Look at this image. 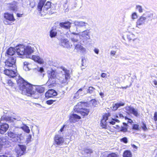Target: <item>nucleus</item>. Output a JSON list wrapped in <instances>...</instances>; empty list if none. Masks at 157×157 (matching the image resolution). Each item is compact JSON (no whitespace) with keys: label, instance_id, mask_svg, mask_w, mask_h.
<instances>
[{"label":"nucleus","instance_id":"1","mask_svg":"<svg viewBox=\"0 0 157 157\" xmlns=\"http://www.w3.org/2000/svg\"><path fill=\"white\" fill-rule=\"evenodd\" d=\"M19 78V79L17 80V82L20 90H22V94L37 99L39 97L38 93H42L44 92L45 88L44 87L38 86L35 88L31 84L25 82L22 78Z\"/></svg>","mask_w":157,"mask_h":157},{"label":"nucleus","instance_id":"2","mask_svg":"<svg viewBox=\"0 0 157 157\" xmlns=\"http://www.w3.org/2000/svg\"><path fill=\"white\" fill-rule=\"evenodd\" d=\"M63 72L57 75L56 73L52 70L49 73V79L47 83L51 86H55L56 82L59 84L65 85L67 83V80L70 78V71L65 67H63Z\"/></svg>","mask_w":157,"mask_h":157},{"label":"nucleus","instance_id":"3","mask_svg":"<svg viewBox=\"0 0 157 157\" xmlns=\"http://www.w3.org/2000/svg\"><path fill=\"white\" fill-rule=\"evenodd\" d=\"M75 26L76 27V31L79 32L78 29L82 28L86 29L84 31L79 33L80 39L82 41L83 44H87L88 40L90 39V28L87 23L83 21H75L74 23Z\"/></svg>","mask_w":157,"mask_h":157},{"label":"nucleus","instance_id":"4","mask_svg":"<svg viewBox=\"0 0 157 157\" xmlns=\"http://www.w3.org/2000/svg\"><path fill=\"white\" fill-rule=\"evenodd\" d=\"M19 130H21V129L17 128L13 131L8 132V136L11 138V140L12 141L18 143H21V136L22 135V133Z\"/></svg>","mask_w":157,"mask_h":157},{"label":"nucleus","instance_id":"5","mask_svg":"<svg viewBox=\"0 0 157 157\" xmlns=\"http://www.w3.org/2000/svg\"><path fill=\"white\" fill-rule=\"evenodd\" d=\"M14 48L13 49L12 47L9 48L7 50L6 54L9 57V58L6 60L5 62L6 67H11L15 66V63L16 62V58L12 56H13L14 53Z\"/></svg>","mask_w":157,"mask_h":157},{"label":"nucleus","instance_id":"6","mask_svg":"<svg viewBox=\"0 0 157 157\" xmlns=\"http://www.w3.org/2000/svg\"><path fill=\"white\" fill-rule=\"evenodd\" d=\"M46 0H40L37 6V10L40 13L42 10V8L44 6L43 9V11L46 13L49 9H50L51 6V2H47L44 5Z\"/></svg>","mask_w":157,"mask_h":157},{"label":"nucleus","instance_id":"7","mask_svg":"<svg viewBox=\"0 0 157 157\" xmlns=\"http://www.w3.org/2000/svg\"><path fill=\"white\" fill-rule=\"evenodd\" d=\"M15 66H14L13 65V66L11 67H12V68H14V69H6L4 71H2L4 72V73L6 75L12 78H14L17 76L16 72L14 71L15 69Z\"/></svg>","mask_w":157,"mask_h":157},{"label":"nucleus","instance_id":"8","mask_svg":"<svg viewBox=\"0 0 157 157\" xmlns=\"http://www.w3.org/2000/svg\"><path fill=\"white\" fill-rule=\"evenodd\" d=\"M25 55L26 57L30 58L31 56V54L33 53L34 51V48L33 45L31 46L28 45L27 46L25 45Z\"/></svg>","mask_w":157,"mask_h":157},{"label":"nucleus","instance_id":"9","mask_svg":"<svg viewBox=\"0 0 157 157\" xmlns=\"http://www.w3.org/2000/svg\"><path fill=\"white\" fill-rule=\"evenodd\" d=\"M4 17L6 20L4 21V22L6 25L10 24L8 21H14L15 20L13 14V13H10L8 12L5 13H4Z\"/></svg>","mask_w":157,"mask_h":157},{"label":"nucleus","instance_id":"10","mask_svg":"<svg viewBox=\"0 0 157 157\" xmlns=\"http://www.w3.org/2000/svg\"><path fill=\"white\" fill-rule=\"evenodd\" d=\"M14 49L18 55H25V45L19 44L16 46Z\"/></svg>","mask_w":157,"mask_h":157},{"label":"nucleus","instance_id":"11","mask_svg":"<svg viewBox=\"0 0 157 157\" xmlns=\"http://www.w3.org/2000/svg\"><path fill=\"white\" fill-rule=\"evenodd\" d=\"M70 31L72 32L71 34H72L71 36L70 39L74 43V44L76 43H78L79 39H80L79 34L75 33L71 29L70 30Z\"/></svg>","mask_w":157,"mask_h":157},{"label":"nucleus","instance_id":"12","mask_svg":"<svg viewBox=\"0 0 157 157\" xmlns=\"http://www.w3.org/2000/svg\"><path fill=\"white\" fill-rule=\"evenodd\" d=\"M86 102H79L77 105L75 106L74 110L75 111L78 113L86 105Z\"/></svg>","mask_w":157,"mask_h":157},{"label":"nucleus","instance_id":"13","mask_svg":"<svg viewBox=\"0 0 157 157\" xmlns=\"http://www.w3.org/2000/svg\"><path fill=\"white\" fill-rule=\"evenodd\" d=\"M6 7L7 9L10 11L15 12L17 10V7L14 2L7 4Z\"/></svg>","mask_w":157,"mask_h":157},{"label":"nucleus","instance_id":"14","mask_svg":"<svg viewBox=\"0 0 157 157\" xmlns=\"http://www.w3.org/2000/svg\"><path fill=\"white\" fill-rule=\"evenodd\" d=\"M146 20L145 17L142 15L137 20L136 22V27L141 28V26L145 24Z\"/></svg>","mask_w":157,"mask_h":157},{"label":"nucleus","instance_id":"15","mask_svg":"<svg viewBox=\"0 0 157 157\" xmlns=\"http://www.w3.org/2000/svg\"><path fill=\"white\" fill-rule=\"evenodd\" d=\"M71 25V23L69 21H66L64 22H60L59 23V25L61 28L66 30H70Z\"/></svg>","mask_w":157,"mask_h":157},{"label":"nucleus","instance_id":"16","mask_svg":"<svg viewBox=\"0 0 157 157\" xmlns=\"http://www.w3.org/2000/svg\"><path fill=\"white\" fill-rule=\"evenodd\" d=\"M125 109L127 111L136 117H137L138 115L137 110L133 107L131 106H127L125 107Z\"/></svg>","mask_w":157,"mask_h":157},{"label":"nucleus","instance_id":"17","mask_svg":"<svg viewBox=\"0 0 157 157\" xmlns=\"http://www.w3.org/2000/svg\"><path fill=\"white\" fill-rule=\"evenodd\" d=\"M85 86H84L82 88L79 89L77 92L75 94L74 98H78L79 96H82L86 94V93L84 90Z\"/></svg>","mask_w":157,"mask_h":157},{"label":"nucleus","instance_id":"18","mask_svg":"<svg viewBox=\"0 0 157 157\" xmlns=\"http://www.w3.org/2000/svg\"><path fill=\"white\" fill-rule=\"evenodd\" d=\"M9 128V125L6 123H2L0 122V133L4 134L6 131Z\"/></svg>","mask_w":157,"mask_h":157},{"label":"nucleus","instance_id":"19","mask_svg":"<svg viewBox=\"0 0 157 157\" xmlns=\"http://www.w3.org/2000/svg\"><path fill=\"white\" fill-rule=\"evenodd\" d=\"M81 118V117L75 114H71L69 117L70 122L72 123H75L77 121Z\"/></svg>","mask_w":157,"mask_h":157},{"label":"nucleus","instance_id":"20","mask_svg":"<svg viewBox=\"0 0 157 157\" xmlns=\"http://www.w3.org/2000/svg\"><path fill=\"white\" fill-rule=\"evenodd\" d=\"M57 92L55 90L53 89L48 90L45 93L46 98H48L52 97L57 95Z\"/></svg>","mask_w":157,"mask_h":157},{"label":"nucleus","instance_id":"21","mask_svg":"<svg viewBox=\"0 0 157 157\" xmlns=\"http://www.w3.org/2000/svg\"><path fill=\"white\" fill-rule=\"evenodd\" d=\"M55 143L57 145L62 144L64 142L63 137L59 135H56L54 138Z\"/></svg>","mask_w":157,"mask_h":157},{"label":"nucleus","instance_id":"22","mask_svg":"<svg viewBox=\"0 0 157 157\" xmlns=\"http://www.w3.org/2000/svg\"><path fill=\"white\" fill-rule=\"evenodd\" d=\"M60 44L63 47L67 48H70L71 46L70 45L69 41L66 39L61 40Z\"/></svg>","mask_w":157,"mask_h":157},{"label":"nucleus","instance_id":"23","mask_svg":"<svg viewBox=\"0 0 157 157\" xmlns=\"http://www.w3.org/2000/svg\"><path fill=\"white\" fill-rule=\"evenodd\" d=\"M125 105V103L123 102H117L113 105L111 107V109L113 111L116 110L117 109L121 106H124Z\"/></svg>","mask_w":157,"mask_h":157},{"label":"nucleus","instance_id":"24","mask_svg":"<svg viewBox=\"0 0 157 157\" xmlns=\"http://www.w3.org/2000/svg\"><path fill=\"white\" fill-rule=\"evenodd\" d=\"M108 120V117L107 116L105 115L103 117L102 119L101 120L100 123L101 126L102 128H106L107 121Z\"/></svg>","mask_w":157,"mask_h":157},{"label":"nucleus","instance_id":"25","mask_svg":"<svg viewBox=\"0 0 157 157\" xmlns=\"http://www.w3.org/2000/svg\"><path fill=\"white\" fill-rule=\"evenodd\" d=\"M90 109H89L84 108L82 109H81V111L78 113L83 116H85L88 115Z\"/></svg>","mask_w":157,"mask_h":157},{"label":"nucleus","instance_id":"26","mask_svg":"<svg viewBox=\"0 0 157 157\" xmlns=\"http://www.w3.org/2000/svg\"><path fill=\"white\" fill-rule=\"evenodd\" d=\"M74 45L75 46V49L77 51H80L82 52L86 51V49L80 44H75Z\"/></svg>","mask_w":157,"mask_h":157},{"label":"nucleus","instance_id":"27","mask_svg":"<svg viewBox=\"0 0 157 157\" xmlns=\"http://www.w3.org/2000/svg\"><path fill=\"white\" fill-rule=\"evenodd\" d=\"M143 16L145 17L146 19H147V21L152 20V19H151L153 16V14L152 13L150 12H147L145 13H144Z\"/></svg>","mask_w":157,"mask_h":157},{"label":"nucleus","instance_id":"28","mask_svg":"<svg viewBox=\"0 0 157 157\" xmlns=\"http://www.w3.org/2000/svg\"><path fill=\"white\" fill-rule=\"evenodd\" d=\"M31 57L35 61L40 63H43V60L40 59L39 56L33 55Z\"/></svg>","mask_w":157,"mask_h":157},{"label":"nucleus","instance_id":"29","mask_svg":"<svg viewBox=\"0 0 157 157\" xmlns=\"http://www.w3.org/2000/svg\"><path fill=\"white\" fill-rule=\"evenodd\" d=\"M57 33L56 29H53L50 32V36L51 38L55 37L57 35Z\"/></svg>","mask_w":157,"mask_h":157},{"label":"nucleus","instance_id":"30","mask_svg":"<svg viewBox=\"0 0 157 157\" xmlns=\"http://www.w3.org/2000/svg\"><path fill=\"white\" fill-rule=\"evenodd\" d=\"M123 124L124 127L121 126L120 127L119 131L122 132H126L127 131V128L126 127L128 126L127 124L125 123H123Z\"/></svg>","mask_w":157,"mask_h":157},{"label":"nucleus","instance_id":"31","mask_svg":"<svg viewBox=\"0 0 157 157\" xmlns=\"http://www.w3.org/2000/svg\"><path fill=\"white\" fill-rule=\"evenodd\" d=\"M123 156V157H132V155L130 151L126 150L124 152Z\"/></svg>","mask_w":157,"mask_h":157},{"label":"nucleus","instance_id":"32","mask_svg":"<svg viewBox=\"0 0 157 157\" xmlns=\"http://www.w3.org/2000/svg\"><path fill=\"white\" fill-rule=\"evenodd\" d=\"M4 119L6 121H8L10 122H12L13 121L12 118L11 117L9 116L4 117L3 116L1 118L0 122H1Z\"/></svg>","mask_w":157,"mask_h":157},{"label":"nucleus","instance_id":"33","mask_svg":"<svg viewBox=\"0 0 157 157\" xmlns=\"http://www.w3.org/2000/svg\"><path fill=\"white\" fill-rule=\"evenodd\" d=\"M26 148L25 146L23 145H18V147H16V149H20L22 151H23L24 153L26 150Z\"/></svg>","mask_w":157,"mask_h":157},{"label":"nucleus","instance_id":"34","mask_svg":"<svg viewBox=\"0 0 157 157\" xmlns=\"http://www.w3.org/2000/svg\"><path fill=\"white\" fill-rule=\"evenodd\" d=\"M84 152L85 155H88L93 152V151L90 149L86 148L84 149Z\"/></svg>","mask_w":157,"mask_h":157},{"label":"nucleus","instance_id":"35","mask_svg":"<svg viewBox=\"0 0 157 157\" xmlns=\"http://www.w3.org/2000/svg\"><path fill=\"white\" fill-rule=\"evenodd\" d=\"M95 90V89L93 87H89V89H87L86 93V94L88 93L91 94L94 92Z\"/></svg>","mask_w":157,"mask_h":157},{"label":"nucleus","instance_id":"36","mask_svg":"<svg viewBox=\"0 0 157 157\" xmlns=\"http://www.w3.org/2000/svg\"><path fill=\"white\" fill-rule=\"evenodd\" d=\"M127 36L128 39L129 41L132 40H133L134 41L136 39V38H133L135 37V35L132 34H129L127 35Z\"/></svg>","mask_w":157,"mask_h":157},{"label":"nucleus","instance_id":"37","mask_svg":"<svg viewBox=\"0 0 157 157\" xmlns=\"http://www.w3.org/2000/svg\"><path fill=\"white\" fill-rule=\"evenodd\" d=\"M7 139L5 137H0V144L2 145L6 142Z\"/></svg>","mask_w":157,"mask_h":157},{"label":"nucleus","instance_id":"38","mask_svg":"<svg viewBox=\"0 0 157 157\" xmlns=\"http://www.w3.org/2000/svg\"><path fill=\"white\" fill-rule=\"evenodd\" d=\"M37 71L38 72L41 73L40 75L42 77H43L44 75V74L43 73L44 72L43 68L42 67L38 68L37 69Z\"/></svg>","mask_w":157,"mask_h":157},{"label":"nucleus","instance_id":"39","mask_svg":"<svg viewBox=\"0 0 157 157\" xmlns=\"http://www.w3.org/2000/svg\"><path fill=\"white\" fill-rule=\"evenodd\" d=\"M20 128L21 129V128ZM22 129L25 132L28 133H29L30 131L29 127L27 126H24L22 127L21 130H22ZM20 130H19V131Z\"/></svg>","mask_w":157,"mask_h":157},{"label":"nucleus","instance_id":"40","mask_svg":"<svg viewBox=\"0 0 157 157\" xmlns=\"http://www.w3.org/2000/svg\"><path fill=\"white\" fill-rule=\"evenodd\" d=\"M119 156L118 154L115 153H111L108 154L106 157H118Z\"/></svg>","mask_w":157,"mask_h":157},{"label":"nucleus","instance_id":"41","mask_svg":"<svg viewBox=\"0 0 157 157\" xmlns=\"http://www.w3.org/2000/svg\"><path fill=\"white\" fill-rule=\"evenodd\" d=\"M15 151L17 153V154L18 155V156H21L22 155H23L24 152L23 151H22L20 149H16V148H15Z\"/></svg>","mask_w":157,"mask_h":157},{"label":"nucleus","instance_id":"42","mask_svg":"<svg viewBox=\"0 0 157 157\" xmlns=\"http://www.w3.org/2000/svg\"><path fill=\"white\" fill-rule=\"evenodd\" d=\"M115 122L118 123L120 122V121L117 119H112V120L109 121V122L110 124L113 125L115 124Z\"/></svg>","mask_w":157,"mask_h":157},{"label":"nucleus","instance_id":"43","mask_svg":"<svg viewBox=\"0 0 157 157\" xmlns=\"http://www.w3.org/2000/svg\"><path fill=\"white\" fill-rule=\"evenodd\" d=\"M132 129L137 130H139V125L137 124H134L133 125Z\"/></svg>","mask_w":157,"mask_h":157},{"label":"nucleus","instance_id":"44","mask_svg":"<svg viewBox=\"0 0 157 157\" xmlns=\"http://www.w3.org/2000/svg\"><path fill=\"white\" fill-rule=\"evenodd\" d=\"M136 9L138 10L140 13L142 12L143 9H142V6H137Z\"/></svg>","mask_w":157,"mask_h":157},{"label":"nucleus","instance_id":"45","mask_svg":"<svg viewBox=\"0 0 157 157\" xmlns=\"http://www.w3.org/2000/svg\"><path fill=\"white\" fill-rule=\"evenodd\" d=\"M137 18V13L136 12L133 13L132 15V19H136Z\"/></svg>","mask_w":157,"mask_h":157},{"label":"nucleus","instance_id":"46","mask_svg":"<svg viewBox=\"0 0 157 157\" xmlns=\"http://www.w3.org/2000/svg\"><path fill=\"white\" fill-rule=\"evenodd\" d=\"M121 141L125 144L128 143V140L127 138L126 137H124L121 139Z\"/></svg>","mask_w":157,"mask_h":157},{"label":"nucleus","instance_id":"47","mask_svg":"<svg viewBox=\"0 0 157 157\" xmlns=\"http://www.w3.org/2000/svg\"><path fill=\"white\" fill-rule=\"evenodd\" d=\"M141 127L142 129L144 130H146L147 129L146 124L144 122H142V125Z\"/></svg>","mask_w":157,"mask_h":157},{"label":"nucleus","instance_id":"48","mask_svg":"<svg viewBox=\"0 0 157 157\" xmlns=\"http://www.w3.org/2000/svg\"><path fill=\"white\" fill-rule=\"evenodd\" d=\"M7 84L10 86H13V83L10 80H9L7 81Z\"/></svg>","mask_w":157,"mask_h":157},{"label":"nucleus","instance_id":"49","mask_svg":"<svg viewBox=\"0 0 157 157\" xmlns=\"http://www.w3.org/2000/svg\"><path fill=\"white\" fill-rule=\"evenodd\" d=\"M54 101H55L53 100H49L47 101L46 102L47 104L50 105L52 104Z\"/></svg>","mask_w":157,"mask_h":157},{"label":"nucleus","instance_id":"50","mask_svg":"<svg viewBox=\"0 0 157 157\" xmlns=\"http://www.w3.org/2000/svg\"><path fill=\"white\" fill-rule=\"evenodd\" d=\"M154 119L155 121H157V112H155L154 114Z\"/></svg>","mask_w":157,"mask_h":157},{"label":"nucleus","instance_id":"51","mask_svg":"<svg viewBox=\"0 0 157 157\" xmlns=\"http://www.w3.org/2000/svg\"><path fill=\"white\" fill-rule=\"evenodd\" d=\"M116 53V51L112 50L110 52V54L111 56H114L115 55Z\"/></svg>","mask_w":157,"mask_h":157},{"label":"nucleus","instance_id":"52","mask_svg":"<svg viewBox=\"0 0 157 157\" xmlns=\"http://www.w3.org/2000/svg\"><path fill=\"white\" fill-rule=\"evenodd\" d=\"M23 68L25 71H29L30 69L28 67V66H24Z\"/></svg>","mask_w":157,"mask_h":157},{"label":"nucleus","instance_id":"53","mask_svg":"<svg viewBox=\"0 0 157 157\" xmlns=\"http://www.w3.org/2000/svg\"><path fill=\"white\" fill-rule=\"evenodd\" d=\"M94 51L96 54H98L99 52V50L98 48H95L94 50Z\"/></svg>","mask_w":157,"mask_h":157},{"label":"nucleus","instance_id":"54","mask_svg":"<svg viewBox=\"0 0 157 157\" xmlns=\"http://www.w3.org/2000/svg\"><path fill=\"white\" fill-rule=\"evenodd\" d=\"M119 117L120 118H124V117L123 116V115L122 114H119ZM116 117H118V116H117V115L116 116Z\"/></svg>","mask_w":157,"mask_h":157},{"label":"nucleus","instance_id":"55","mask_svg":"<svg viewBox=\"0 0 157 157\" xmlns=\"http://www.w3.org/2000/svg\"><path fill=\"white\" fill-rule=\"evenodd\" d=\"M0 157H15L13 155H9V156H7L5 155H0Z\"/></svg>","mask_w":157,"mask_h":157},{"label":"nucleus","instance_id":"56","mask_svg":"<svg viewBox=\"0 0 157 157\" xmlns=\"http://www.w3.org/2000/svg\"><path fill=\"white\" fill-rule=\"evenodd\" d=\"M32 136L31 135H29V136H28V138L27 139V141L28 142H29L30 141V140Z\"/></svg>","mask_w":157,"mask_h":157},{"label":"nucleus","instance_id":"57","mask_svg":"<svg viewBox=\"0 0 157 157\" xmlns=\"http://www.w3.org/2000/svg\"><path fill=\"white\" fill-rule=\"evenodd\" d=\"M101 76L102 78H105L106 76V73H103L101 74Z\"/></svg>","mask_w":157,"mask_h":157},{"label":"nucleus","instance_id":"58","mask_svg":"<svg viewBox=\"0 0 157 157\" xmlns=\"http://www.w3.org/2000/svg\"><path fill=\"white\" fill-rule=\"evenodd\" d=\"M66 126V125L64 124L63 127L61 128L60 129V131L61 132H62L63 131V129L65 126Z\"/></svg>","mask_w":157,"mask_h":157},{"label":"nucleus","instance_id":"59","mask_svg":"<svg viewBox=\"0 0 157 157\" xmlns=\"http://www.w3.org/2000/svg\"><path fill=\"white\" fill-rule=\"evenodd\" d=\"M114 127L115 128L118 130H119L120 128V127L118 125H116L115 126H114Z\"/></svg>","mask_w":157,"mask_h":157},{"label":"nucleus","instance_id":"60","mask_svg":"<svg viewBox=\"0 0 157 157\" xmlns=\"http://www.w3.org/2000/svg\"><path fill=\"white\" fill-rule=\"evenodd\" d=\"M24 66H28L30 64L27 62H25L24 63Z\"/></svg>","mask_w":157,"mask_h":157},{"label":"nucleus","instance_id":"61","mask_svg":"<svg viewBox=\"0 0 157 157\" xmlns=\"http://www.w3.org/2000/svg\"><path fill=\"white\" fill-rule=\"evenodd\" d=\"M22 14H20V13H17V16L18 17H22Z\"/></svg>","mask_w":157,"mask_h":157},{"label":"nucleus","instance_id":"62","mask_svg":"<svg viewBox=\"0 0 157 157\" xmlns=\"http://www.w3.org/2000/svg\"><path fill=\"white\" fill-rule=\"evenodd\" d=\"M153 82H154V85L155 86H156L157 85V81L155 80L153 81Z\"/></svg>","mask_w":157,"mask_h":157},{"label":"nucleus","instance_id":"63","mask_svg":"<svg viewBox=\"0 0 157 157\" xmlns=\"http://www.w3.org/2000/svg\"><path fill=\"white\" fill-rule=\"evenodd\" d=\"M132 146L134 148L136 149L137 148V147L134 144L132 145Z\"/></svg>","mask_w":157,"mask_h":157},{"label":"nucleus","instance_id":"64","mask_svg":"<svg viewBox=\"0 0 157 157\" xmlns=\"http://www.w3.org/2000/svg\"><path fill=\"white\" fill-rule=\"evenodd\" d=\"M84 59H82V66H84Z\"/></svg>","mask_w":157,"mask_h":157}]
</instances>
